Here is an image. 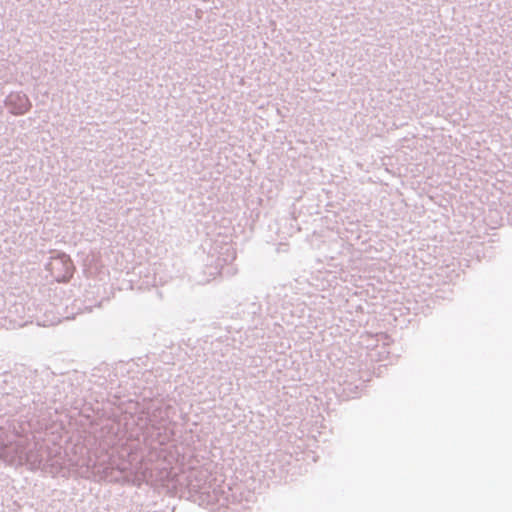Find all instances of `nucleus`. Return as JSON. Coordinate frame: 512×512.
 <instances>
[{"mask_svg":"<svg viewBox=\"0 0 512 512\" xmlns=\"http://www.w3.org/2000/svg\"><path fill=\"white\" fill-rule=\"evenodd\" d=\"M49 269L53 278L58 282H65L72 277V262L65 258H54L49 263Z\"/></svg>","mask_w":512,"mask_h":512,"instance_id":"nucleus-1","label":"nucleus"}]
</instances>
